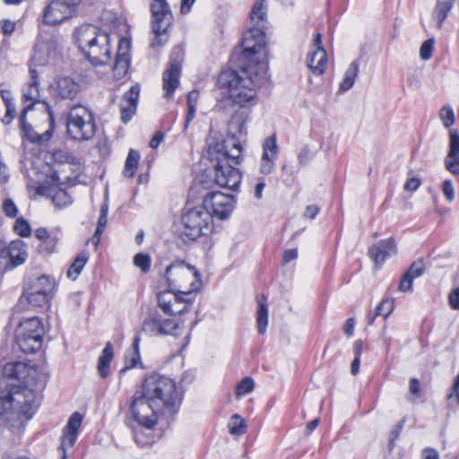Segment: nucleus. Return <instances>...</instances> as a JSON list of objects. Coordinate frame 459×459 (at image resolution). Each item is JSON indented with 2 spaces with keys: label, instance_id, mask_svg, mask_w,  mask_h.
<instances>
[{
  "label": "nucleus",
  "instance_id": "obj_54",
  "mask_svg": "<svg viewBox=\"0 0 459 459\" xmlns=\"http://www.w3.org/2000/svg\"><path fill=\"white\" fill-rule=\"evenodd\" d=\"M414 279L410 274H408L406 272L403 273V277L401 278L400 283H399V290L402 292H405L408 290H411L412 288V282Z\"/></svg>",
  "mask_w": 459,
  "mask_h": 459
},
{
  "label": "nucleus",
  "instance_id": "obj_3",
  "mask_svg": "<svg viewBox=\"0 0 459 459\" xmlns=\"http://www.w3.org/2000/svg\"><path fill=\"white\" fill-rule=\"evenodd\" d=\"M141 391L169 417L178 413L183 400V393L175 381L158 373H152L144 378Z\"/></svg>",
  "mask_w": 459,
  "mask_h": 459
},
{
  "label": "nucleus",
  "instance_id": "obj_12",
  "mask_svg": "<svg viewBox=\"0 0 459 459\" xmlns=\"http://www.w3.org/2000/svg\"><path fill=\"white\" fill-rule=\"evenodd\" d=\"M195 299L193 290H166L157 295L158 307L169 316L184 315L189 310Z\"/></svg>",
  "mask_w": 459,
  "mask_h": 459
},
{
  "label": "nucleus",
  "instance_id": "obj_6",
  "mask_svg": "<svg viewBox=\"0 0 459 459\" xmlns=\"http://www.w3.org/2000/svg\"><path fill=\"white\" fill-rule=\"evenodd\" d=\"M242 59L249 62L248 66H245L241 69V74L237 71L233 70L239 78L242 80H252V88L255 91V87L258 85V74L256 66L259 65V59L256 56L261 53L266 56V42H265V32L263 27H253L243 34L242 41ZM232 71V69H227L222 71L220 74L224 72ZM221 76V75H219ZM220 77H218L219 79ZM220 86V84L218 83ZM256 93V91H255Z\"/></svg>",
  "mask_w": 459,
  "mask_h": 459
},
{
  "label": "nucleus",
  "instance_id": "obj_63",
  "mask_svg": "<svg viewBox=\"0 0 459 459\" xmlns=\"http://www.w3.org/2000/svg\"><path fill=\"white\" fill-rule=\"evenodd\" d=\"M449 303L452 308L459 309V288L454 290L450 293Z\"/></svg>",
  "mask_w": 459,
  "mask_h": 459
},
{
  "label": "nucleus",
  "instance_id": "obj_34",
  "mask_svg": "<svg viewBox=\"0 0 459 459\" xmlns=\"http://www.w3.org/2000/svg\"><path fill=\"white\" fill-rule=\"evenodd\" d=\"M359 64L357 60L351 62L345 71L344 77L340 82L339 91H347L352 88L358 76Z\"/></svg>",
  "mask_w": 459,
  "mask_h": 459
},
{
  "label": "nucleus",
  "instance_id": "obj_33",
  "mask_svg": "<svg viewBox=\"0 0 459 459\" xmlns=\"http://www.w3.org/2000/svg\"><path fill=\"white\" fill-rule=\"evenodd\" d=\"M89 257L90 255L87 250H83L81 253H79L75 259L74 260V262L69 266V268L67 269V277L73 281L76 280L81 274L86 263L88 262Z\"/></svg>",
  "mask_w": 459,
  "mask_h": 459
},
{
  "label": "nucleus",
  "instance_id": "obj_19",
  "mask_svg": "<svg viewBox=\"0 0 459 459\" xmlns=\"http://www.w3.org/2000/svg\"><path fill=\"white\" fill-rule=\"evenodd\" d=\"M80 91V82L70 76L57 77L51 86V93L56 100H74Z\"/></svg>",
  "mask_w": 459,
  "mask_h": 459
},
{
  "label": "nucleus",
  "instance_id": "obj_46",
  "mask_svg": "<svg viewBox=\"0 0 459 459\" xmlns=\"http://www.w3.org/2000/svg\"><path fill=\"white\" fill-rule=\"evenodd\" d=\"M394 309V302L389 299L382 300L376 307V316H382L387 317Z\"/></svg>",
  "mask_w": 459,
  "mask_h": 459
},
{
  "label": "nucleus",
  "instance_id": "obj_44",
  "mask_svg": "<svg viewBox=\"0 0 459 459\" xmlns=\"http://www.w3.org/2000/svg\"><path fill=\"white\" fill-rule=\"evenodd\" d=\"M255 387V383L252 377H244L238 385L236 388L237 397H241L251 393Z\"/></svg>",
  "mask_w": 459,
  "mask_h": 459
},
{
  "label": "nucleus",
  "instance_id": "obj_39",
  "mask_svg": "<svg viewBox=\"0 0 459 459\" xmlns=\"http://www.w3.org/2000/svg\"><path fill=\"white\" fill-rule=\"evenodd\" d=\"M247 426L245 420L238 414L232 415L229 423V431L233 435H242L246 433Z\"/></svg>",
  "mask_w": 459,
  "mask_h": 459
},
{
  "label": "nucleus",
  "instance_id": "obj_55",
  "mask_svg": "<svg viewBox=\"0 0 459 459\" xmlns=\"http://www.w3.org/2000/svg\"><path fill=\"white\" fill-rule=\"evenodd\" d=\"M139 97V89L131 87L128 91L124 95V99L128 102V105L136 107Z\"/></svg>",
  "mask_w": 459,
  "mask_h": 459
},
{
  "label": "nucleus",
  "instance_id": "obj_13",
  "mask_svg": "<svg viewBox=\"0 0 459 459\" xmlns=\"http://www.w3.org/2000/svg\"><path fill=\"white\" fill-rule=\"evenodd\" d=\"M28 257V246L23 240L14 239L9 243L0 241V273L22 265Z\"/></svg>",
  "mask_w": 459,
  "mask_h": 459
},
{
  "label": "nucleus",
  "instance_id": "obj_7",
  "mask_svg": "<svg viewBox=\"0 0 459 459\" xmlns=\"http://www.w3.org/2000/svg\"><path fill=\"white\" fill-rule=\"evenodd\" d=\"M184 225L183 236L188 240L195 241L204 238V248L210 250L212 247L211 234L214 230L212 212L204 204L187 209L181 217Z\"/></svg>",
  "mask_w": 459,
  "mask_h": 459
},
{
  "label": "nucleus",
  "instance_id": "obj_27",
  "mask_svg": "<svg viewBox=\"0 0 459 459\" xmlns=\"http://www.w3.org/2000/svg\"><path fill=\"white\" fill-rule=\"evenodd\" d=\"M456 0H437L431 12V18L435 22L438 30L443 28V24L452 12Z\"/></svg>",
  "mask_w": 459,
  "mask_h": 459
},
{
  "label": "nucleus",
  "instance_id": "obj_22",
  "mask_svg": "<svg viewBox=\"0 0 459 459\" xmlns=\"http://www.w3.org/2000/svg\"><path fill=\"white\" fill-rule=\"evenodd\" d=\"M395 241L393 238L382 239L368 248V255L374 261L376 266H381L385 260L395 252Z\"/></svg>",
  "mask_w": 459,
  "mask_h": 459
},
{
  "label": "nucleus",
  "instance_id": "obj_9",
  "mask_svg": "<svg viewBox=\"0 0 459 459\" xmlns=\"http://www.w3.org/2000/svg\"><path fill=\"white\" fill-rule=\"evenodd\" d=\"M45 328L38 316L22 320L15 329V341L23 353H35L43 344Z\"/></svg>",
  "mask_w": 459,
  "mask_h": 459
},
{
  "label": "nucleus",
  "instance_id": "obj_61",
  "mask_svg": "<svg viewBox=\"0 0 459 459\" xmlns=\"http://www.w3.org/2000/svg\"><path fill=\"white\" fill-rule=\"evenodd\" d=\"M403 424H404V420H401L400 422H398L394 427V429L391 430V433H390V440H389V445L391 446H394V441L398 438V437L400 436V433L403 428Z\"/></svg>",
  "mask_w": 459,
  "mask_h": 459
},
{
  "label": "nucleus",
  "instance_id": "obj_49",
  "mask_svg": "<svg viewBox=\"0 0 459 459\" xmlns=\"http://www.w3.org/2000/svg\"><path fill=\"white\" fill-rule=\"evenodd\" d=\"M3 211L4 214L9 218H14L18 214L17 206L14 204V202L10 198H6L4 200Z\"/></svg>",
  "mask_w": 459,
  "mask_h": 459
},
{
  "label": "nucleus",
  "instance_id": "obj_26",
  "mask_svg": "<svg viewBox=\"0 0 459 459\" xmlns=\"http://www.w3.org/2000/svg\"><path fill=\"white\" fill-rule=\"evenodd\" d=\"M82 422V415L80 412L75 411L69 417L61 437L63 446L73 447L74 446Z\"/></svg>",
  "mask_w": 459,
  "mask_h": 459
},
{
  "label": "nucleus",
  "instance_id": "obj_62",
  "mask_svg": "<svg viewBox=\"0 0 459 459\" xmlns=\"http://www.w3.org/2000/svg\"><path fill=\"white\" fill-rule=\"evenodd\" d=\"M320 212V208L317 205L311 204L306 207L304 217L314 220Z\"/></svg>",
  "mask_w": 459,
  "mask_h": 459
},
{
  "label": "nucleus",
  "instance_id": "obj_37",
  "mask_svg": "<svg viewBox=\"0 0 459 459\" xmlns=\"http://www.w3.org/2000/svg\"><path fill=\"white\" fill-rule=\"evenodd\" d=\"M140 160V153L131 149L127 154L123 174L125 177L132 178L134 177L136 169L138 168Z\"/></svg>",
  "mask_w": 459,
  "mask_h": 459
},
{
  "label": "nucleus",
  "instance_id": "obj_36",
  "mask_svg": "<svg viewBox=\"0 0 459 459\" xmlns=\"http://www.w3.org/2000/svg\"><path fill=\"white\" fill-rule=\"evenodd\" d=\"M140 342L141 336L140 333H138L134 335L133 339L132 354L130 356H126V369L142 366L140 355Z\"/></svg>",
  "mask_w": 459,
  "mask_h": 459
},
{
  "label": "nucleus",
  "instance_id": "obj_59",
  "mask_svg": "<svg viewBox=\"0 0 459 459\" xmlns=\"http://www.w3.org/2000/svg\"><path fill=\"white\" fill-rule=\"evenodd\" d=\"M421 181L419 178L413 177L408 178L403 186L406 191H416L420 186Z\"/></svg>",
  "mask_w": 459,
  "mask_h": 459
},
{
  "label": "nucleus",
  "instance_id": "obj_14",
  "mask_svg": "<svg viewBox=\"0 0 459 459\" xmlns=\"http://www.w3.org/2000/svg\"><path fill=\"white\" fill-rule=\"evenodd\" d=\"M184 56V48L179 45L174 47L170 52L168 67L162 74V88L166 99H171L179 85Z\"/></svg>",
  "mask_w": 459,
  "mask_h": 459
},
{
  "label": "nucleus",
  "instance_id": "obj_32",
  "mask_svg": "<svg viewBox=\"0 0 459 459\" xmlns=\"http://www.w3.org/2000/svg\"><path fill=\"white\" fill-rule=\"evenodd\" d=\"M51 297L52 295L46 294L44 291L37 294L29 291H22V294L19 299V303L21 304L23 300H26L30 306L44 309L48 307Z\"/></svg>",
  "mask_w": 459,
  "mask_h": 459
},
{
  "label": "nucleus",
  "instance_id": "obj_43",
  "mask_svg": "<svg viewBox=\"0 0 459 459\" xmlns=\"http://www.w3.org/2000/svg\"><path fill=\"white\" fill-rule=\"evenodd\" d=\"M14 232L22 238H28L31 235V228L24 218H17L13 225Z\"/></svg>",
  "mask_w": 459,
  "mask_h": 459
},
{
  "label": "nucleus",
  "instance_id": "obj_57",
  "mask_svg": "<svg viewBox=\"0 0 459 459\" xmlns=\"http://www.w3.org/2000/svg\"><path fill=\"white\" fill-rule=\"evenodd\" d=\"M136 107L128 105L127 107H121V120L123 123H128L134 114Z\"/></svg>",
  "mask_w": 459,
  "mask_h": 459
},
{
  "label": "nucleus",
  "instance_id": "obj_10",
  "mask_svg": "<svg viewBox=\"0 0 459 459\" xmlns=\"http://www.w3.org/2000/svg\"><path fill=\"white\" fill-rule=\"evenodd\" d=\"M150 11L152 31L154 34L150 46L152 48H160L169 40L168 30L173 23V14L167 0H152Z\"/></svg>",
  "mask_w": 459,
  "mask_h": 459
},
{
  "label": "nucleus",
  "instance_id": "obj_16",
  "mask_svg": "<svg viewBox=\"0 0 459 459\" xmlns=\"http://www.w3.org/2000/svg\"><path fill=\"white\" fill-rule=\"evenodd\" d=\"M204 206L212 212V218L225 220L230 217L236 204L232 195H225L220 191H210L203 195Z\"/></svg>",
  "mask_w": 459,
  "mask_h": 459
},
{
  "label": "nucleus",
  "instance_id": "obj_52",
  "mask_svg": "<svg viewBox=\"0 0 459 459\" xmlns=\"http://www.w3.org/2000/svg\"><path fill=\"white\" fill-rule=\"evenodd\" d=\"M442 192L448 202L455 200V189L450 179H446L442 183Z\"/></svg>",
  "mask_w": 459,
  "mask_h": 459
},
{
  "label": "nucleus",
  "instance_id": "obj_20",
  "mask_svg": "<svg viewBox=\"0 0 459 459\" xmlns=\"http://www.w3.org/2000/svg\"><path fill=\"white\" fill-rule=\"evenodd\" d=\"M279 152L276 135L267 137L263 143V154L260 164V173L270 175L274 169L275 160Z\"/></svg>",
  "mask_w": 459,
  "mask_h": 459
},
{
  "label": "nucleus",
  "instance_id": "obj_8",
  "mask_svg": "<svg viewBox=\"0 0 459 459\" xmlns=\"http://www.w3.org/2000/svg\"><path fill=\"white\" fill-rule=\"evenodd\" d=\"M65 125L68 136L75 141H88L95 135L97 130L93 112L81 104L70 108Z\"/></svg>",
  "mask_w": 459,
  "mask_h": 459
},
{
  "label": "nucleus",
  "instance_id": "obj_5",
  "mask_svg": "<svg viewBox=\"0 0 459 459\" xmlns=\"http://www.w3.org/2000/svg\"><path fill=\"white\" fill-rule=\"evenodd\" d=\"M242 59L249 62L248 66H245L241 69V74L237 71L233 70L239 78L242 80H252V88L255 91V87L258 85V74L256 66L259 65V59L256 56L261 53L266 56V42H265V32L263 27H253L243 34L242 41ZM232 71V69H227L222 71L220 74L224 72ZM221 76V75H219ZM220 77H218L219 79ZM220 86V84L218 83ZM256 93V91H255Z\"/></svg>",
  "mask_w": 459,
  "mask_h": 459
},
{
  "label": "nucleus",
  "instance_id": "obj_25",
  "mask_svg": "<svg viewBox=\"0 0 459 459\" xmlns=\"http://www.w3.org/2000/svg\"><path fill=\"white\" fill-rule=\"evenodd\" d=\"M445 168L454 176L459 175V133L449 132L448 152L444 160Z\"/></svg>",
  "mask_w": 459,
  "mask_h": 459
},
{
  "label": "nucleus",
  "instance_id": "obj_60",
  "mask_svg": "<svg viewBox=\"0 0 459 459\" xmlns=\"http://www.w3.org/2000/svg\"><path fill=\"white\" fill-rule=\"evenodd\" d=\"M310 158H311L310 149L307 146H304L300 150V152L298 155L299 163L300 165H306L307 163V161L310 160Z\"/></svg>",
  "mask_w": 459,
  "mask_h": 459
},
{
  "label": "nucleus",
  "instance_id": "obj_40",
  "mask_svg": "<svg viewBox=\"0 0 459 459\" xmlns=\"http://www.w3.org/2000/svg\"><path fill=\"white\" fill-rule=\"evenodd\" d=\"M439 118L446 128H450L455 121V116L453 108L450 105H445L439 109Z\"/></svg>",
  "mask_w": 459,
  "mask_h": 459
},
{
  "label": "nucleus",
  "instance_id": "obj_56",
  "mask_svg": "<svg viewBox=\"0 0 459 459\" xmlns=\"http://www.w3.org/2000/svg\"><path fill=\"white\" fill-rule=\"evenodd\" d=\"M15 27V22L11 20L4 19L1 21V32L4 36H11L13 33Z\"/></svg>",
  "mask_w": 459,
  "mask_h": 459
},
{
  "label": "nucleus",
  "instance_id": "obj_47",
  "mask_svg": "<svg viewBox=\"0 0 459 459\" xmlns=\"http://www.w3.org/2000/svg\"><path fill=\"white\" fill-rule=\"evenodd\" d=\"M425 271L423 259H418L414 261L408 268L406 273L410 274L413 279H416L423 274Z\"/></svg>",
  "mask_w": 459,
  "mask_h": 459
},
{
  "label": "nucleus",
  "instance_id": "obj_53",
  "mask_svg": "<svg viewBox=\"0 0 459 459\" xmlns=\"http://www.w3.org/2000/svg\"><path fill=\"white\" fill-rule=\"evenodd\" d=\"M6 112L2 118V123L4 125H9L13 121L16 114V108L14 102H7L6 101Z\"/></svg>",
  "mask_w": 459,
  "mask_h": 459
},
{
  "label": "nucleus",
  "instance_id": "obj_28",
  "mask_svg": "<svg viewBox=\"0 0 459 459\" xmlns=\"http://www.w3.org/2000/svg\"><path fill=\"white\" fill-rule=\"evenodd\" d=\"M307 64L315 75H322L327 65V54L325 48L315 49L307 55Z\"/></svg>",
  "mask_w": 459,
  "mask_h": 459
},
{
  "label": "nucleus",
  "instance_id": "obj_18",
  "mask_svg": "<svg viewBox=\"0 0 459 459\" xmlns=\"http://www.w3.org/2000/svg\"><path fill=\"white\" fill-rule=\"evenodd\" d=\"M51 184L45 183L39 188V193L52 200L57 208L69 206L73 203L71 195L60 187L59 177L54 173L50 177Z\"/></svg>",
  "mask_w": 459,
  "mask_h": 459
},
{
  "label": "nucleus",
  "instance_id": "obj_38",
  "mask_svg": "<svg viewBox=\"0 0 459 459\" xmlns=\"http://www.w3.org/2000/svg\"><path fill=\"white\" fill-rule=\"evenodd\" d=\"M266 18V6L264 0L256 1L250 13V19L252 22H255L254 27H260V23L264 22ZM261 27L264 28L263 25Z\"/></svg>",
  "mask_w": 459,
  "mask_h": 459
},
{
  "label": "nucleus",
  "instance_id": "obj_30",
  "mask_svg": "<svg viewBox=\"0 0 459 459\" xmlns=\"http://www.w3.org/2000/svg\"><path fill=\"white\" fill-rule=\"evenodd\" d=\"M113 346L108 342L98 359V373L101 378H106L110 374V363L113 359Z\"/></svg>",
  "mask_w": 459,
  "mask_h": 459
},
{
  "label": "nucleus",
  "instance_id": "obj_4",
  "mask_svg": "<svg viewBox=\"0 0 459 459\" xmlns=\"http://www.w3.org/2000/svg\"><path fill=\"white\" fill-rule=\"evenodd\" d=\"M74 41L85 58L94 66H102L111 60L110 35L100 28L84 24L74 31Z\"/></svg>",
  "mask_w": 459,
  "mask_h": 459
},
{
  "label": "nucleus",
  "instance_id": "obj_64",
  "mask_svg": "<svg viewBox=\"0 0 459 459\" xmlns=\"http://www.w3.org/2000/svg\"><path fill=\"white\" fill-rule=\"evenodd\" d=\"M423 459H439V454L437 450L432 447H425L422 450Z\"/></svg>",
  "mask_w": 459,
  "mask_h": 459
},
{
  "label": "nucleus",
  "instance_id": "obj_17",
  "mask_svg": "<svg viewBox=\"0 0 459 459\" xmlns=\"http://www.w3.org/2000/svg\"><path fill=\"white\" fill-rule=\"evenodd\" d=\"M181 325L172 318H165L159 313H153L146 317L142 325V330L151 336L158 335H179Z\"/></svg>",
  "mask_w": 459,
  "mask_h": 459
},
{
  "label": "nucleus",
  "instance_id": "obj_29",
  "mask_svg": "<svg viewBox=\"0 0 459 459\" xmlns=\"http://www.w3.org/2000/svg\"><path fill=\"white\" fill-rule=\"evenodd\" d=\"M55 287V281L49 276L40 275L30 282L26 283L23 287V291L33 293H41L44 291L46 294H52Z\"/></svg>",
  "mask_w": 459,
  "mask_h": 459
},
{
  "label": "nucleus",
  "instance_id": "obj_31",
  "mask_svg": "<svg viewBox=\"0 0 459 459\" xmlns=\"http://www.w3.org/2000/svg\"><path fill=\"white\" fill-rule=\"evenodd\" d=\"M257 311H256V324L257 331L260 334H264L268 325V306L267 298L264 295H260L256 298Z\"/></svg>",
  "mask_w": 459,
  "mask_h": 459
},
{
  "label": "nucleus",
  "instance_id": "obj_23",
  "mask_svg": "<svg viewBox=\"0 0 459 459\" xmlns=\"http://www.w3.org/2000/svg\"><path fill=\"white\" fill-rule=\"evenodd\" d=\"M129 48L130 42L125 39H121L113 65L114 77L117 80L122 79L128 72L131 61L128 52Z\"/></svg>",
  "mask_w": 459,
  "mask_h": 459
},
{
  "label": "nucleus",
  "instance_id": "obj_41",
  "mask_svg": "<svg viewBox=\"0 0 459 459\" xmlns=\"http://www.w3.org/2000/svg\"><path fill=\"white\" fill-rule=\"evenodd\" d=\"M58 240H59V235H58V231H56V233L52 234L48 238L41 241V244L39 246V252L43 253L45 255L52 254L56 249V246Z\"/></svg>",
  "mask_w": 459,
  "mask_h": 459
},
{
  "label": "nucleus",
  "instance_id": "obj_35",
  "mask_svg": "<svg viewBox=\"0 0 459 459\" xmlns=\"http://www.w3.org/2000/svg\"><path fill=\"white\" fill-rule=\"evenodd\" d=\"M49 44L46 42H38L33 48V56L30 59L32 65L42 66L47 65L48 60Z\"/></svg>",
  "mask_w": 459,
  "mask_h": 459
},
{
  "label": "nucleus",
  "instance_id": "obj_21",
  "mask_svg": "<svg viewBox=\"0 0 459 459\" xmlns=\"http://www.w3.org/2000/svg\"><path fill=\"white\" fill-rule=\"evenodd\" d=\"M74 13L60 0H51L44 9L43 22L47 25H56L72 17Z\"/></svg>",
  "mask_w": 459,
  "mask_h": 459
},
{
  "label": "nucleus",
  "instance_id": "obj_48",
  "mask_svg": "<svg viewBox=\"0 0 459 459\" xmlns=\"http://www.w3.org/2000/svg\"><path fill=\"white\" fill-rule=\"evenodd\" d=\"M134 441L136 442V444L141 447H145V446H151L152 443V437L146 435L142 430H139V431L135 430L134 433Z\"/></svg>",
  "mask_w": 459,
  "mask_h": 459
},
{
  "label": "nucleus",
  "instance_id": "obj_11",
  "mask_svg": "<svg viewBox=\"0 0 459 459\" xmlns=\"http://www.w3.org/2000/svg\"><path fill=\"white\" fill-rule=\"evenodd\" d=\"M129 409L134 420L147 429H152L163 414L162 410L152 403L142 391L134 393Z\"/></svg>",
  "mask_w": 459,
  "mask_h": 459
},
{
  "label": "nucleus",
  "instance_id": "obj_50",
  "mask_svg": "<svg viewBox=\"0 0 459 459\" xmlns=\"http://www.w3.org/2000/svg\"><path fill=\"white\" fill-rule=\"evenodd\" d=\"M39 85H34L30 82L28 83V89L23 91V98L26 100H31L35 101L37 98L39 97ZM30 104H34V102H31Z\"/></svg>",
  "mask_w": 459,
  "mask_h": 459
},
{
  "label": "nucleus",
  "instance_id": "obj_42",
  "mask_svg": "<svg viewBox=\"0 0 459 459\" xmlns=\"http://www.w3.org/2000/svg\"><path fill=\"white\" fill-rule=\"evenodd\" d=\"M152 259L148 254L138 253L134 256V264L138 267L143 273H147L151 269Z\"/></svg>",
  "mask_w": 459,
  "mask_h": 459
},
{
  "label": "nucleus",
  "instance_id": "obj_24",
  "mask_svg": "<svg viewBox=\"0 0 459 459\" xmlns=\"http://www.w3.org/2000/svg\"><path fill=\"white\" fill-rule=\"evenodd\" d=\"M175 272L176 276H185L192 273L196 281H201V275L194 265L186 264L184 261H174L166 267L164 277L169 288L177 286V280L172 278V272Z\"/></svg>",
  "mask_w": 459,
  "mask_h": 459
},
{
  "label": "nucleus",
  "instance_id": "obj_51",
  "mask_svg": "<svg viewBox=\"0 0 459 459\" xmlns=\"http://www.w3.org/2000/svg\"><path fill=\"white\" fill-rule=\"evenodd\" d=\"M108 223V216L100 214L98 219L97 228L93 236V238L96 239V243H99L100 239V236L102 235L106 226Z\"/></svg>",
  "mask_w": 459,
  "mask_h": 459
},
{
  "label": "nucleus",
  "instance_id": "obj_2",
  "mask_svg": "<svg viewBox=\"0 0 459 459\" xmlns=\"http://www.w3.org/2000/svg\"><path fill=\"white\" fill-rule=\"evenodd\" d=\"M2 373L4 378L15 380L19 384H7L9 388L6 387L1 392L0 415L4 417L9 411L13 410L26 420H30L36 411L37 393L45 389L48 375L38 367L22 361L6 363Z\"/></svg>",
  "mask_w": 459,
  "mask_h": 459
},
{
  "label": "nucleus",
  "instance_id": "obj_1",
  "mask_svg": "<svg viewBox=\"0 0 459 459\" xmlns=\"http://www.w3.org/2000/svg\"><path fill=\"white\" fill-rule=\"evenodd\" d=\"M252 80H242L233 71H227L219 78L220 88L228 89L230 100L238 108L229 122L227 136L208 149L209 159L214 170L213 183L220 187L238 190L242 174L237 165L243 160L240 136L247 134L246 125L250 117L255 92Z\"/></svg>",
  "mask_w": 459,
  "mask_h": 459
},
{
  "label": "nucleus",
  "instance_id": "obj_45",
  "mask_svg": "<svg viewBox=\"0 0 459 459\" xmlns=\"http://www.w3.org/2000/svg\"><path fill=\"white\" fill-rule=\"evenodd\" d=\"M435 42V39L431 38L422 43L420 48V56L422 60L428 61L431 58Z\"/></svg>",
  "mask_w": 459,
  "mask_h": 459
},
{
  "label": "nucleus",
  "instance_id": "obj_15",
  "mask_svg": "<svg viewBox=\"0 0 459 459\" xmlns=\"http://www.w3.org/2000/svg\"><path fill=\"white\" fill-rule=\"evenodd\" d=\"M33 104H29L26 106L20 115V124H21V131L22 137L30 143L37 145H43L44 143L50 141L53 136V133L56 128L55 116L51 108L48 106V129H47L44 133L39 134L33 128V126L26 121V116L29 110L32 109Z\"/></svg>",
  "mask_w": 459,
  "mask_h": 459
},
{
  "label": "nucleus",
  "instance_id": "obj_58",
  "mask_svg": "<svg viewBox=\"0 0 459 459\" xmlns=\"http://www.w3.org/2000/svg\"><path fill=\"white\" fill-rule=\"evenodd\" d=\"M195 110H196V106L195 103H189V105H187V113H186V116L185 118L184 131L187 130L191 121L194 119L195 115Z\"/></svg>",
  "mask_w": 459,
  "mask_h": 459
}]
</instances>
